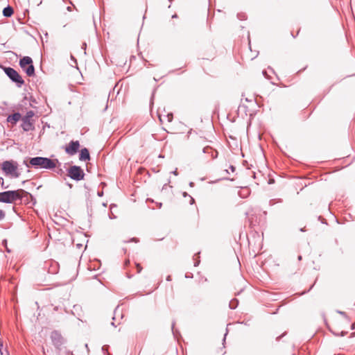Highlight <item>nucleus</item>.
<instances>
[{
    "label": "nucleus",
    "mask_w": 355,
    "mask_h": 355,
    "mask_svg": "<svg viewBox=\"0 0 355 355\" xmlns=\"http://www.w3.org/2000/svg\"><path fill=\"white\" fill-rule=\"evenodd\" d=\"M57 163H58L57 159H51L48 157H35L30 159L28 164L26 163L25 164L27 167L31 166L35 168L53 169L55 168Z\"/></svg>",
    "instance_id": "nucleus-1"
},
{
    "label": "nucleus",
    "mask_w": 355,
    "mask_h": 355,
    "mask_svg": "<svg viewBox=\"0 0 355 355\" xmlns=\"http://www.w3.org/2000/svg\"><path fill=\"white\" fill-rule=\"evenodd\" d=\"M29 193L20 189L14 191H6L0 193V202L11 204L17 200H21Z\"/></svg>",
    "instance_id": "nucleus-2"
},
{
    "label": "nucleus",
    "mask_w": 355,
    "mask_h": 355,
    "mask_svg": "<svg viewBox=\"0 0 355 355\" xmlns=\"http://www.w3.org/2000/svg\"><path fill=\"white\" fill-rule=\"evenodd\" d=\"M18 164L13 160L4 161L1 164V169L6 175H11L13 178H19L20 173L17 171Z\"/></svg>",
    "instance_id": "nucleus-3"
},
{
    "label": "nucleus",
    "mask_w": 355,
    "mask_h": 355,
    "mask_svg": "<svg viewBox=\"0 0 355 355\" xmlns=\"http://www.w3.org/2000/svg\"><path fill=\"white\" fill-rule=\"evenodd\" d=\"M4 71L8 77L15 83H16L18 87H21V86L24 84V81L22 78L20 76L19 73L11 67H6L4 69Z\"/></svg>",
    "instance_id": "nucleus-4"
},
{
    "label": "nucleus",
    "mask_w": 355,
    "mask_h": 355,
    "mask_svg": "<svg viewBox=\"0 0 355 355\" xmlns=\"http://www.w3.org/2000/svg\"><path fill=\"white\" fill-rule=\"evenodd\" d=\"M67 175L73 180L80 181L84 179L85 173L80 166L74 165L68 168Z\"/></svg>",
    "instance_id": "nucleus-5"
},
{
    "label": "nucleus",
    "mask_w": 355,
    "mask_h": 355,
    "mask_svg": "<svg viewBox=\"0 0 355 355\" xmlns=\"http://www.w3.org/2000/svg\"><path fill=\"white\" fill-rule=\"evenodd\" d=\"M34 112L30 110L28 111L26 115L21 119V128L24 130V131L28 132L29 130L34 129L33 123L31 120V119L34 116Z\"/></svg>",
    "instance_id": "nucleus-6"
},
{
    "label": "nucleus",
    "mask_w": 355,
    "mask_h": 355,
    "mask_svg": "<svg viewBox=\"0 0 355 355\" xmlns=\"http://www.w3.org/2000/svg\"><path fill=\"white\" fill-rule=\"evenodd\" d=\"M50 338L54 347L60 350L61 346L65 343V340L61 334L58 331L54 330L51 333Z\"/></svg>",
    "instance_id": "nucleus-7"
},
{
    "label": "nucleus",
    "mask_w": 355,
    "mask_h": 355,
    "mask_svg": "<svg viewBox=\"0 0 355 355\" xmlns=\"http://www.w3.org/2000/svg\"><path fill=\"white\" fill-rule=\"evenodd\" d=\"M79 148L80 143L78 141H71L65 147V152L69 155H73L78 151Z\"/></svg>",
    "instance_id": "nucleus-8"
},
{
    "label": "nucleus",
    "mask_w": 355,
    "mask_h": 355,
    "mask_svg": "<svg viewBox=\"0 0 355 355\" xmlns=\"http://www.w3.org/2000/svg\"><path fill=\"white\" fill-rule=\"evenodd\" d=\"M33 63L32 58L28 56H25L19 60V66L21 69H25V67Z\"/></svg>",
    "instance_id": "nucleus-9"
},
{
    "label": "nucleus",
    "mask_w": 355,
    "mask_h": 355,
    "mask_svg": "<svg viewBox=\"0 0 355 355\" xmlns=\"http://www.w3.org/2000/svg\"><path fill=\"white\" fill-rule=\"evenodd\" d=\"M79 159L80 161H86L90 159V155L87 148H84L80 150Z\"/></svg>",
    "instance_id": "nucleus-10"
},
{
    "label": "nucleus",
    "mask_w": 355,
    "mask_h": 355,
    "mask_svg": "<svg viewBox=\"0 0 355 355\" xmlns=\"http://www.w3.org/2000/svg\"><path fill=\"white\" fill-rule=\"evenodd\" d=\"M21 118V115L19 112H15L12 114H10L8 116L7 121L10 123H15L18 121H19Z\"/></svg>",
    "instance_id": "nucleus-11"
},
{
    "label": "nucleus",
    "mask_w": 355,
    "mask_h": 355,
    "mask_svg": "<svg viewBox=\"0 0 355 355\" xmlns=\"http://www.w3.org/2000/svg\"><path fill=\"white\" fill-rule=\"evenodd\" d=\"M28 76H33L35 75V67L33 65V63L25 67L24 69Z\"/></svg>",
    "instance_id": "nucleus-12"
},
{
    "label": "nucleus",
    "mask_w": 355,
    "mask_h": 355,
    "mask_svg": "<svg viewBox=\"0 0 355 355\" xmlns=\"http://www.w3.org/2000/svg\"><path fill=\"white\" fill-rule=\"evenodd\" d=\"M13 14V9L10 6L4 8L3 10V15L5 17H9Z\"/></svg>",
    "instance_id": "nucleus-13"
},
{
    "label": "nucleus",
    "mask_w": 355,
    "mask_h": 355,
    "mask_svg": "<svg viewBox=\"0 0 355 355\" xmlns=\"http://www.w3.org/2000/svg\"><path fill=\"white\" fill-rule=\"evenodd\" d=\"M202 152H203L204 153L211 154V155L212 158H214H214H216V157H217V154H218V153L216 151V152H215V155H214L213 150H212V148H211V147H209V146H206V147H205V148H203V150H202Z\"/></svg>",
    "instance_id": "nucleus-14"
},
{
    "label": "nucleus",
    "mask_w": 355,
    "mask_h": 355,
    "mask_svg": "<svg viewBox=\"0 0 355 355\" xmlns=\"http://www.w3.org/2000/svg\"><path fill=\"white\" fill-rule=\"evenodd\" d=\"M237 304H238V301L236 299H234L232 301H231L230 303V309H234L236 307Z\"/></svg>",
    "instance_id": "nucleus-15"
},
{
    "label": "nucleus",
    "mask_w": 355,
    "mask_h": 355,
    "mask_svg": "<svg viewBox=\"0 0 355 355\" xmlns=\"http://www.w3.org/2000/svg\"><path fill=\"white\" fill-rule=\"evenodd\" d=\"M108 349H109V345H103L102 347V352L103 353L104 355H111L108 352Z\"/></svg>",
    "instance_id": "nucleus-16"
},
{
    "label": "nucleus",
    "mask_w": 355,
    "mask_h": 355,
    "mask_svg": "<svg viewBox=\"0 0 355 355\" xmlns=\"http://www.w3.org/2000/svg\"><path fill=\"white\" fill-rule=\"evenodd\" d=\"M1 185L2 189H8L9 186L4 184V181H3V178H1Z\"/></svg>",
    "instance_id": "nucleus-17"
},
{
    "label": "nucleus",
    "mask_w": 355,
    "mask_h": 355,
    "mask_svg": "<svg viewBox=\"0 0 355 355\" xmlns=\"http://www.w3.org/2000/svg\"><path fill=\"white\" fill-rule=\"evenodd\" d=\"M5 217V212L0 209V220H3Z\"/></svg>",
    "instance_id": "nucleus-18"
},
{
    "label": "nucleus",
    "mask_w": 355,
    "mask_h": 355,
    "mask_svg": "<svg viewBox=\"0 0 355 355\" xmlns=\"http://www.w3.org/2000/svg\"><path fill=\"white\" fill-rule=\"evenodd\" d=\"M167 119H168V122L172 121V120H173V114H171H171H167Z\"/></svg>",
    "instance_id": "nucleus-19"
},
{
    "label": "nucleus",
    "mask_w": 355,
    "mask_h": 355,
    "mask_svg": "<svg viewBox=\"0 0 355 355\" xmlns=\"http://www.w3.org/2000/svg\"><path fill=\"white\" fill-rule=\"evenodd\" d=\"M137 268L138 269V272H140L141 269H142V268L141 267V266L139 263L137 264Z\"/></svg>",
    "instance_id": "nucleus-20"
},
{
    "label": "nucleus",
    "mask_w": 355,
    "mask_h": 355,
    "mask_svg": "<svg viewBox=\"0 0 355 355\" xmlns=\"http://www.w3.org/2000/svg\"><path fill=\"white\" fill-rule=\"evenodd\" d=\"M172 173L175 175H178V169L175 168L173 172Z\"/></svg>",
    "instance_id": "nucleus-21"
},
{
    "label": "nucleus",
    "mask_w": 355,
    "mask_h": 355,
    "mask_svg": "<svg viewBox=\"0 0 355 355\" xmlns=\"http://www.w3.org/2000/svg\"><path fill=\"white\" fill-rule=\"evenodd\" d=\"M230 168L231 169L232 172H234L235 171V167L234 166H230Z\"/></svg>",
    "instance_id": "nucleus-22"
},
{
    "label": "nucleus",
    "mask_w": 355,
    "mask_h": 355,
    "mask_svg": "<svg viewBox=\"0 0 355 355\" xmlns=\"http://www.w3.org/2000/svg\"><path fill=\"white\" fill-rule=\"evenodd\" d=\"M110 218L111 219L116 218V216L114 215V214H112V215L110 216Z\"/></svg>",
    "instance_id": "nucleus-23"
},
{
    "label": "nucleus",
    "mask_w": 355,
    "mask_h": 355,
    "mask_svg": "<svg viewBox=\"0 0 355 355\" xmlns=\"http://www.w3.org/2000/svg\"><path fill=\"white\" fill-rule=\"evenodd\" d=\"M194 202V199L191 197L190 204H193Z\"/></svg>",
    "instance_id": "nucleus-24"
},
{
    "label": "nucleus",
    "mask_w": 355,
    "mask_h": 355,
    "mask_svg": "<svg viewBox=\"0 0 355 355\" xmlns=\"http://www.w3.org/2000/svg\"><path fill=\"white\" fill-rule=\"evenodd\" d=\"M166 280H167V281H168V282L171 280V276H170V275H168V276L166 277Z\"/></svg>",
    "instance_id": "nucleus-25"
},
{
    "label": "nucleus",
    "mask_w": 355,
    "mask_h": 355,
    "mask_svg": "<svg viewBox=\"0 0 355 355\" xmlns=\"http://www.w3.org/2000/svg\"><path fill=\"white\" fill-rule=\"evenodd\" d=\"M284 336V334H282V336H278V337L277 338V340H279L282 337H283Z\"/></svg>",
    "instance_id": "nucleus-26"
},
{
    "label": "nucleus",
    "mask_w": 355,
    "mask_h": 355,
    "mask_svg": "<svg viewBox=\"0 0 355 355\" xmlns=\"http://www.w3.org/2000/svg\"><path fill=\"white\" fill-rule=\"evenodd\" d=\"M62 170L60 168L58 171V174H62Z\"/></svg>",
    "instance_id": "nucleus-27"
},
{
    "label": "nucleus",
    "mask_w": 355,
    "mask_h": 355,
    "mask_svg": "<svg viewBox=\"0 0 355 355\" xmlns=\"http://www.w3.org/2000/svg\"><path fill=\"white\" fill-rule=\"evenodd\" d=\"M199 262H200V261H196V263H194V266H198V264H199Z\"/></svg>",
    "instance_id": "nucleus-28"
},
{
    "label": "nucleus",
    "mask_w": 355,
    "mask_h": 355,
    "mask_svg": "<svg viewBox=\"0 0 355 355\" xmlns=\"http://www.w3.org/2000/svg\"><path fill=\"white\" fill-rule=\"evenodd\" d=\"M193 185H194V183H193V182H191L189 183V186H190V187H193Z\"/></svg>",
    "instance_id": "nucleus-29"
},
{
    "label": "nucleus",
    "mask_w": 355,
    "mask_h": 355,
    "mask_svg": "<svg viewBox=\"0 0 355 355\" xmlns=\"http://www.w3.org/2000/svg\"><path fill=\"white\" fill-rule=\"evenodd\" d=\"M346 334H347L346 332H345V331H342V332H341V336H345Z\"/></svg>",
    "instance_id": "nucleus-30"
},
{
    "label": "nucleus",
    "mask_w": 355,
    "mask_h": 355,
    "mask_svg": "<svg viewBox=\"0 0 355 355\" xmlns=\"http://www.w3.org/2000/svg\"><path fill=\"white\" fill-rule=\"evenodd\" d=\"M67 185H68V187H69V188L72 187V184H71L67 183Z\"/></svg>",
    "instance_id": "nucleus-31"
},
{
    "label": "nucleus",
    "mask_w": 355,
    "mask_h": 355,
    "mask_svg": "<svg viewBox=\"0 0 355 355\" xmlns=\"http://www.w3.org/2000/svg\"><path fill=\"white\" fill-rule=\"evenodd\" d=\"M132 241H135V242H137V239H136V238H133V239H132Z\"/></svg>",
    "instance_id": "nucleus-32"
},
{
    "label": "nucleus",
    "mask_w": 355,
    "mask_h": 355,
    "mask_svg": "<svg viewBox=\"0 0 355 355\" xmlns=\"http://www.w3.org/2000/svg\"><path fill=\"white\" fill-rule=\"evenodd\" d=\"M262 73H263V76H266V71H263V72H262Z\"/></svg>",
    "instance_id": "nucleus-33"
},
{
    "label": "nucleus",
    "mask_w": 355,
    "mask_h": 355,
    "mask_svg": "<svg viewBox=\"0 0 355 355\" xmlns=\"http://www.w3.org/2000/svg\"><path fill=\"white\" fill-rule=\"evenodd\" d=\"M174 326H175V323L173 322V323L172 324V330H173V331Z\"/></svg>",
    "instance_id": "nucleus-34"
},
{
    "label": "nucleus",
    "mask_w": 355,
    "mask_h": 355,
    "mask_svg": "<svg viewBox=\"0 0 355 355\" xmlns=\"http://www.w3.org/2000/svg\"><path fill=\"white\" fill-rule=\"evenodd\" d=\"M162 203H159V204H158V206H159V208H161V207H162Z\"/></svg>",
    "instance_id": "nucleus-35"
},
{
    "label": "nucleus",
    "mask_w": 355,
    "mask_h": 355,
    "mask_svg": "<svg viewBox=\"0 0 355 355\" xmlns=\"http://www.w3.org/2000/svg\"><path fill=\"white\" fill-rule=\"evenodd\" d=\"M85 46H86V44H85V43H84V44H83V48H85Z\"/></svg>",
    "instance_id": "nucleus-36"
},
{
    "label": "nucleus",
    "mask_w": 355,
    "mask_h": 355,
    "mask_svg": "<svg viewBox=\"0 0 355 355\" xmlns=\"http://www.w3.org/2000/svg\"><path fill=\"white\" fill-rule=\"evenodd\" d=\"M85 46H86V44H85V43H84V44H83V48H85Z\"/></svg>",
    "instance_id": "nucleus-37"
},
{
    "label": "nucleus",
    "mask_w": 355,
    "mask_h": 355,
    "mask_svg": "<svg viewBox=\"0 0 355 355\" xmlns=\"http://www.w3.org/2000/svg\"><path fill=\"white\" fill-rule=\"evenodd\" d=\"M298 259H299V260H301V259H302V256H300H300L298 257Z\"/></svg>",
    "instance_id": "nucleus-38"
},
{
    "label": "nucleus",
    "mask_w": 355,
    "mask_h": 355,
    "mask_svg": "<svg viewBox=\"0 0 355 355\" xmlns=\"http://www.w3.org/2000/svg\"><path fill=\"white\" fill-rule=\"evenodd\" d=\"M227 334H225V336H226ZM225 341V337L223 338V343Z\"/></svg>",
    "instance_id": "nucleus-39"
},
{
    "label": "nucleus",
    "mask_w": 355,
    "mask_h": 355,
    "mask_svg": "<svg viewBox=\"0 0 355 355\" xmlns=\"http://www.w3.org/2000/svg\"><path fill=\"white\" fill-rule=\"evenodd\" d=\"M67 10L70 11L71 10V8L69 6L67 7Z\"/></svg>",
    "instance_id": "nucleus-40"
},
{
    "label": "nucleus",
    "mask_w": 355,
    "mask_h": 355,
    "mask_svg": "<svg viewBox=\"0 0 355 355\" xmlns=\"http://www.w3.org/2000/svg\"><path fill=\"white\" fill-rule=\"evenodd\" d=\"M187 193L186 192L184 193V196H187Z\"/></svg>",
    "instance_id": "nucleus-41"
},
{
    "label": "nucleus",
    "mask_w": 355,
    "mask_h": 355,
    "mask_svg": "<svg viewBox=\"0 0 355 355\" xmlns=\"http://www.w3.org/2000/svg\"><path fill=\"white\" fill-rule=\"evenodd\" d=\"M300 231L304 232V230L303 228L300 229Z\"/></svg>",
    "instance_id": "nucleus-42"
},
{
    "label": "nucleus",
    "mask_w": 355,
    "mask_h": 355,
    "mask_svg": "<svg viewBox=\"0 0 355 355\" xmlns=\"http://www.w3.org/2000/svg\"><path fill=\"white\" fill-rule=\"evenodd\" d=\"M6 250H7V251H8V252H10V250L8 248H6Z\"/></svg>",
    "instance_id": "nucleus-43"
},
{
    "label": "nucleus",
    "mask_w": 355,
    "mask_h": 355,
    "mask_svg": "<svg viewBox=\"0 0 355 355\" xmlns=\"http://www.w3.org/2000/svg\"><path fill=\"white\" fill-rule=\"evenodd\" d=\"M168 1L171 3L173 0H168Z\"/></svg>",
    "instance_id": "nucleus-44"
}]
</instances>
